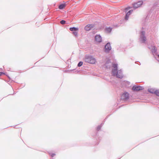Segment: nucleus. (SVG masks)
Segmentation results:
<instances>
[{"label":"nucleus","instance_id":"f257e3e1","mask_svg":"<svg viewBox=\"0 0 159 159\" xmlns=\"http://www.w3.org/2000/svg\"><path fill=\"white\" fill-rule=\"evenodd\" d=\"M84 60L85 62L91 64H94L96 62V59L92 56H86Z\"/></svg>","mask_w":159,"mask_h":159},{"label":"nucleus","instance_id":"f03ea898","mask_svg":"<svg viewBox=\"0 0 159 159\" xmlns=\"http://www.w3.org/2000/svg\"><path fill=\"white\" fill-rule=\"evenodd\" d=\"M94 27L93 25L89 24L86 25L84 27V29L85 30L88 31L91 30Z\"/></svg>","mask_w":159,"mask_h":159},{"label":"nucleus","instance_id":"7ed1b4c3","mask_svg":"<svg viewBox=\"0 0 159 159\" xmlns=\"http://www.w3.org/2000/svg\"><path fill=\"white\" fill-rule=\"evenodd\" d=\"M143 89V88L140 86H134L132 88V89L134 91H139Z\"/></svg>","mask_w":159,"mask_h":159},{"label":"nucleus","instance_id":"20e7f679","mask_svg":"<svg viewBox=\"0 0 159 159\" xmlns=\"http://www.w3.org/2000/svg\"><path fill=\"white\" fill-rule=\"evenodd\" d=\"M111 49V46L110 44V43H107L105 46V51L106 52H109Z\"/></svg>","mask_w":159,"mask_h":159},{"label":"nucleus","instance_id":"39448f33","mask_svg":"<svg viewBox=\"0 0 159 159\" xmlns=\"http://www.w3.org/2000/svg\"><path fill=\"white\" fill-rule=\"evenodd\" d=\"M115 75H116L117 78H122L123 77L122 73L120 70H117Z\"/></svg>","mask_w":159,"mask_h":159},{"label":"nucleus","instance_id":"423d86ee","mask_svg":"<svg viewBox=\"0 0 159 159\" xmlns=\"http://www.w3.org/2000/svg\"><path fill=\"white\" fill-rule=\"evenodd\" d=\"M121 98L124 100L127 99L129 98V94L127 93H124L122 95Z\"/></svg>","mask_w":159,"mask_h":159},{"label":"nucleus","instance_id":"0eeeda50","mask_svg":"<svg viewBox=\"0 0 159 159\" xmlns=\"http://www.w3.org/2000/svg\"><path fill=\"white\" fill-rule=\"evenodd\" d=\"M142 2L141 1L138 2L134 4L133 7L135 8H138L140 7L142 5Z\"/></svg>","mask_w":159,"mask_h":159},{"label":"nucleus","instance_id":"6e6552de","mask_svg":"<svg viewBox=\"0 0 159 159\" xmlns=\"http://www.w3.org/2000/svg\"><path fill=\"white\" fill-rule=\"evenodd\" d=\"M114 69L112 70V74L113 75H115L117 71V65L116 64H114L113 66Z\"/></svg>","mask_w":159,"mask_h":159},{"label":"nucleus","instance_id":"1a4fd4ad","mask_svg":"<svg viewBox=\"0 0 159 159\" xmlns=\"http://www.w3.org/2000/svg\"><path fill=\"white\" fill-rule=\"evenodd\" d=\"M95 40L98 43H100L102 41V38L101 36L99 35H97L95 37Z\"/></svg>","mask_w":159,"mask_h":159},{"label":"nucleus","instance_id":"9d476101","mask_svg":"<svg viewBox=\"0 0 159 159\" xmlns=\"http://www.w3.org/2000/svg\"><path fill=\"white\" fill-rule=\"evenodd\" d=\"M145 34V32L144 31L141 32V38L143 42H144L146 40V38L144 36Z\"/></svg>","mask_w":159,"mask_h":159},{"label":"nucleus","instance_id":"9b49d317","mask_svg":"<svg viewBox=\"0 0 159 159\" xmlns=\"http://www.w3.org/2000/svg\"><path fill=\"white\" fill-rule=\"evenodd\" d=\"M156 90V89L154 88H150L148 89V91L151 93L155 94Z\"/></svg>","mask_w":159,"mask_h":159},{"label":"nucleus","instance_id":"f8f14e48","mask_svg":"<svg viewBox=\"0 0 159 159\" xmlns=\"http://www.w3.org/2000/svg\"><path fill=\"white\" fill-rule=\"evenodd\" d=\"M133 11L132 10H130L127 13L126 16L125 17V19L126 20H127L128 19V17L129 15L131 14L132 12Z\"/></svg>","mask_w":159,"mask_h":159},{"label":"nucleus","instance_id":"ddd939ff","mask_svg":"<svg viewBox=\"0 0 159 159\" xmlns=\"http://www.w3.org/2000/svg\"><path fill=\"white\" fill-rule=\"evenodd\" d=\"M70 30L72 31H77L78 30V28L75 27H71L70 28Z\"/></svg>","mask_w":159,"mask_h":159},{"label":"nucleus","instance_id":"4468645a","mask_svg":"<svg viewBox=\"0 0 159 159\" xmlns=\"http://www.w3.org/2000/svg\"><path fill=\"white\" fill-rule=\"evenodd\" d=\"M111 30V28L110 27H107L105 29V31L107 33H110Z\"/></svg>","mask_w":159,"mask_h":159},{"label":"nucleus","instance_id":"2eb2a0df","mask_svg":"<svg viewBox=\"0 0 159 159\" xmlns=\"http://www.w3.org/2000/svg\"><path fill=\"white\" fill-rule=\"evenodd\" d=\"M66 6V4L65 3L62 4L60 5H59V8L60 9H62L64 8Z\"/></svg>","mask_w":159,"mask_h":159},{"label":"nucleus","instance_id":"dca6fc26","mask_svg":"<svg viewBox=\"0 0 159 159\" xmlns=\"http://www.w3.org/2000/svg\"><path fill=\"white\" fill-rule=\"evenodd\" d=\"M155 94L159 96V89H156Z\"/></svg>","mask_w":159,"mask_h":159},{"label":"nucleus","instance_id":"f3484780","mask_svg":"<svg viewBox=\"0 0 159 159\" xmlns=\"http://www.w3.org/2000/svg\"><path fill=\"white\" fill-rule=\"evenodd\" d=\"M78 32L77 31H75L73 32V34L76 36L78 35Z\"/></svg>","mask_w":159,"mask_h":159},{"label":"nucleus","instance_id":"a211bd4d","mask_svg":"<svg viewBox=\"0 0 159 159\" xmlns=\"http://www.w3.org/2000/svg\"><path fill=\"white\" fill-rule=\"evenodd\" d=\"M82 64H83V62H81V61L78 64V66H79V67L80 66L82 65Z\"/></svg>","mask_w":159,"mask_h":159},{"label":"nucleus","instance_id":"6ab92c4d","mask_svg":"<svg viewBox=\"0 0 159 159\" xmlns=\"http://www.w3.org/2000/svg\"><path fill=\"white\" fill-rule=\"evenodd\" d=\"M66 21L64 20H62L60 21V23L62 25L64 24H65Z\"/></svg>","mask_w":159,"mask_h":159},{"label":"nucleus","instance_id":"aec40b11","mask_svg":"<svg viewBox=\"0 0 159 159\" xmlns=\"http://www.w3.org/2000/svg\"><path fill=\"white\" fill-rule=\"evenodd\" d=\"M4 74V73L3 72H0V76Z\"/></svg>","mask_w":159,"mask_h":159},{"label":"nucleus","instance_id":"412c9836","mask_svg":"<svg viewBox=\"0 0 159 159\" xmlns=\"http://www.w3.org/2000/svg\"><path fill=\"white\" fill-rule=\"evenodd\" d=\"M130 7H127L126 9H125V10H129V9H130Z\"/></svg>","mask_w":159,"mask_h":159},{"label":"nucleus","instance_id":"4be33fe9","mask_svg":"<svg viewBox=\"0 0 159 159\" xmlns=\"http://www.w3.org/2000/svg\"><path fill=\"white\" fill-rule=\"evenodd\" d=\"M100 128H101V127L100 126L98 127L97 128L98 130H99L100 129Z\"/></svg>","mask_w":159,"mask_h":159},{"label":"nucleus","instance_id":"5701e85b","mask_svg":"<svg viewBox=\"0 0 159 159\" xmlns=\"http://www.w3.org/2000/svg\"><path fill=\"white\" fill-rule=\"evenodd\" d=\"M55 155V154H52V155H51V156L52 157H53Z\"/></svg>","mask_w":159,"mask_h":159},{"label":"nucleus","instance_id":"b1692460","mask_svg":"<svg viewBox=\"0 0 159 159\" xmlns=\"http://www.w3.org/2000/svg\"><path fill=\"white\" fill-rule=\"evenodd\" d=\"M158 57H159V55H158Z\"/></svg>","mask_w":159,"mask_h":159}]
</instances>
